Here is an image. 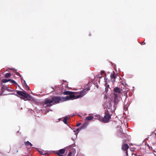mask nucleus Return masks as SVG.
I'll list each match as a JSON object with an SVG mask.
<instances>
[{"label": "nucleus", "instance_id": "4", "mask_svg": "<svg viewBox=\"0 0 156 156\" xmlns=\"http://www.w3.org/2000/svg\"><path fill=\"white\" fill-rule=\"evenodd\" d=\"M53 105L62 102L61 97L60 96H53L51 97Z\"/></svg>", "mask_w": 156, "mask_h": 156}, {"label": "nucleus", "instance_id": "26", "mask_svg": "<svg viewBox=\"0 0 156 156\" xmlns=\"http://www.w3.org/2000/svg\"><path fill=\"white\" fill-rule=\"evenodd\" d=\"M97 117L98 118V119L99 120H102V118L100 115H98V116H97Z\"/></svg>", "mask_w": 156, "mask_h": 156}, {"label": "nucleus", "instance_id": "36", "mask_svg": "<svg viewBox=\"0 0 156 156\" xmlns=\"http://www.w3.org/2000/svg\"><path fill=\"white\" fill-rule=\"evenodd\" d=\"M47 154V153H43V154L42 155H44L46 154Z\"/></svg>", "mask_w": 156, "mask_h": 156}, {"label": "nucleus", "instance_id": "20", "mask_svg": "<svg viewBox=\"0 0 156 156\" xmlns=\"http://www.w3.org/2000/svg\"><path fill=\"white\" fill-rule=\"evenodd\" d=\"M120 87L122 89H123V90L125 89H126L125 86L122 83H121L120 84Z\"/></svg>", "mask_w": 156, "mask_h": 156}, {"label": "nucleus", "instance_id": "9", "mask_svg": "<svg viewBox=\"0 0 156 156\" xmlns=\"http://www.w3.org/2000/svg\"><path fill=\"white\" fill-rule=\"evenodd\" d=\"M75 147L74 144H72L69 146V147L71 150V151L73 153V154H75L76 152V148H74Z\"/></svg>", "mask_w": 156, "mask_h": 156}, {"label": "nucleus", "instance_id": "29", "mask_svg": "<svg viewBox=\"0 0 156 156\" xmlns=\"http://www.w3.org/2000/svg\"><path fill=\"white\" fill-rule=\"evenodd\" d=\"M152 136H156V133H155L153 132L152 134Z\"/></svg>", "mask_w": 156, "mask_h": 156}, {"label": "nucleus", "instance_id": "28", "mask_svg": "<svg viewBox=\"0 0 156 156\" xmlns=\"http://www.w3.org/2000/svg\"><path fill=\"white\" fill-rule=\"evenodd\" d=\"M86 126V125L85 124H83L82 126L81 127V129H83Z\"/></svg>", "mask_w": 156, "mask_h": 156}, {"label": "nucleus", "instance_id": "30", "mask_svg": "<svg viewBox=\"0 0 156 156\" xmlns=\"http://www.w3.org/2000/svg\"><path fill=\"white\" fill-rule=\"evenodd\" d=\"M115 79H112V82L113 83L115 82Z\"/></svg>", "mask_w": 156, "mask_h": 156}, {"label": "nucleus", "instance_id": "41", "mask_svg": "<svg viewBox=\"0 0 156 156\" xmlns=\"http://www.w3.org/2000/svg\"><path fill=\"white\" fill-rule=\"evenodd\" d=\"M124 92H126V91H124Z\"/></svg>", "mask_w": 156, "mask_h": 156}, {"label": "nucleus", "instance_id": "3", "mask_svg": "<svg viewBox=\"0 0 156 156\" xmlns=\"http://www.w3.org/2000/svg\"><path fill=\"white\" fill-rule=\"evenodd\" d=\"M109 111L107 109L105 110V115L104 118L102 119V121L104 122H107L109 121L111 117V116L109 115Z\"/></svg>", "mask_w": 156, "mask_h": 156}, {"label": "nucleus", "instance_id": "21", "mask_svg": "<svg viewBox=\"0 0 156 156\" xmlns=\"http://www.w3.org/2000/svg\"><path fill=\"white\" fill-rule=\"evenodd\" d=\"M79 129L78 128H77V129H74L73 130L74 132L76 133L75 134L76 135V136H77V135H76V133H79Z\"/></svg>", "mask_w": 156, "mask_h": 156}, {"label": "nucleus", "instance_id": "7", "mask_svg": "<svg viewBox=\"0 0 156 156\" xmlns=\"http://www.w3.org/2000/svg\"><path fill=\"white\" fill-rule=\"evenodd\" d=\"M129 146L127 144H123L122 146V150L124 151H125L126 155H128L127 150L129 148Z\"/></svg>", "mask_w": 156, "mask_h": 156}, {"label": "nucleus", "instance_id": "31", "mask_svg": "<svg viewBox=\"0 0 156 156\" xmlns=\"http://www.w3.org/2000/svg\"><path fill=\"white\" fill-rule=\"evenodd\" d=\"M140 44L142 45H143L145 44V43L144 41H143L140 43Z\"/></svg>", "mask_w": 156, "mask_h": 156}, {"label": "nucleus", "instance_id": "22", "mask_svg": "<svg viewBox=\"0 0 156 156\" xmlns=\"http://www.w3.org/2000/svg\"><path fill=\"white\" fill-rule=\"evenodd\" d=\"M15 71L16 72V74L17 75H18L19 76H20L21 77V80H23V78L21 77V75H20V74L18 72H16V70H15Z\"/></svg>", "mask_w": 156, "mask_h": 156}, {"label": "nucleus", "instance_id": "16", "mask_svg": "<svg viewBox=\"0 0 156 156\" xmlns=\"http://www.w3.org/2000/svg\"><path fill=\"white\" fill-rule=\"evenodd\" d=\"M94 117L93 116H88L86 117V119L88 120H92L93 119Z\"/></svg>", "mask_w": 156, "mask_h": 156}, {"label": "nucleus", "instance_id": "1", "mask_svg": "<svg viewBox=\"0 0 156 156\" xmlns=\"http://www.w3.org/2000/svg\"><path fill=\"white\" fill-rule=\"evenodd\" d=\"M90 90L89 88H86L79 92H74L69 91H66L63 92L64 95H69L66 97H61L62 102L81 98L87 93V92Z\"/></svg>", "mask_w": 156, "mask_h": 156}, {"label": "nucleus", "instance_id": "10", "mask_svg": "<svg viewBox=\"0 0 156 156\" xmlns=\"http://www.w3.org/2000/svg\"><path fill=\"white\" fill-rule=\"evenodd\" d=\"M123 90V89L121 88L120 87H115L113 89V91L115 93H120L121 91Z\"/></svg>", "mask_w": 156, "mask_h": 156}, {"label": "nucleus", "instance_id": "2", "mask_svg": "<svg viewBox=\"0 0 156 156\" xmlns=\"http://www.w3.org/2000/svg\"><path fill=\"white\" fill-rule=\"evenodd\" d=\"M16 93L19 95L22 96L21 98L25 101L30 100L34 101V99L30 95L27 94V92L25 91L24 92L18 90Z\"/></svg>", "mask_w": 156, "mask_h": 156}, {"label": "nucleus", "instance_id": "34", "mask_svg": "<svg viewBox=\"0 0 156 156\" xmlns=\"http://www.w3.org/2000/svg\"><path fill=\"white\" fill-rule=\"evenodd\" d=\"M102 75H101L100 76V75H99V76L98 77L100 78H101L102 77Z\"/></svg>", "mask_w": 156, "mask_h": 156}, {"label": "nucleus", "instance_id": "27", "mask_svg": "<svg viewBox=\"0 0 156 156\" xmlns=\"http://www.w3.org/2000/svg\"><path fill=\"white\" fill-rule=\"evenodd\" d=\"M73 153L70 151L68 154V156H71Z\"/></svg>", "mask_w": 156, "mask_h": 156}, {"label": "nucleus", "instance_id": "17", "mask_svg": "<svg viewBox=\"0 0 156 156\" xmlns=\"http://www.w3.org/2000/svg\"><path fill=\"white\" fill-rule=\"evenodd\" d=\"M5 77L8 78L10 77L11 76V74L9 73H6L5 75Z\"/></svg>", "mask_w": 156, "mask_h": 156}, {"label": "nucleus", "instance_id": "40", "mask_svg": "<svg viewBox=\"0 0 156 156\" xmlns=\"http://www.w3.org/2000/svg\"><path fill=\"white\" fill-rule=\"evenodd\" d=\"M72 139L73 140H74V139H73V138H72Z\"/></svg>", "mask_w": 156, "mask_h": 156}, {"label": "nucleus", "instance_id": "24", "mask_svg": "<svg viewBox=\"0 0 156 156\" xmlns=\"http://www.w3.org/2000/svg\"><path fill=\"white\" fill-rule=\"evenodd\" d=\"M10 81L12 83H13L14 84H15L16 85L17 84V83H16V82L13 80L10 79Z\"/></svg>", "mask_w": 156, "mask_h": 156}, {"label": "nucleus", "instance_id": "6", "mask_svg": "<svg viewBox=\"0 0 156 156\" xmlns=\"http://www.w3.org/2000/svg\"><path fill=\"white\" fill-rule=\"evenodd\" d=\"M114 107L115 108V109L116 108V105H117L118 102L119 101V97L118 95L117 94L115 93L114 94Z\"/></svg>", "mask_w": 156, "mask_h": 156}, {"label": "nucleus", "instance_id": "37", "mask_svg": "<svg viewBox=\"0 0 156 156\" xmlns=\"http://www.w3.org/2000/svg\"><path fill=\"white\" fill-rule=\"evenodd\" d=\"M32 148L36 149H37V148L34 147H32Z\"/></svg>", "mask_w": 156, "mask_h": 156}, {"label": "nucleus", "instance_id": "11", "mask_svg": "<svg viewBox=\"0 0 156 156\" xmlns=\"http://www.w3.org/2000/svg\"><path fill=\"white\" fill-rule=\"evenodd\" d=\"M120 133H121L122 135V136H130V135H129V133L128 131H127V133H126H126H125L123 132L122 129H121L120 130Z\"/></svg>", "mask_w": 156, "mask_h": 156}, {"label": "nucleus", "instance_id": "39", "mask_svg": "<svg viewBox=\"0 0 156 156\" xmlns=\"http://www.w3.org/2000/svg\"><path fill=\"white\" fill-rule=\"evenodd\" d=\"M37 151H38L39 152V151H39V150H37Z\"/></svg>", "mask_w": 156, "mask_h": 156}, {"label": "nucleus", "instance_id": "19", "mask_svg": "<svg viewBox=\"0 0 156 156\" xmlns=\"http://www.w3.org/2000/svg\"><path fill=\"white\" fill-rule=\"evenodd\" d=\"M68 119L67 117H66L64 118L63 120V122L65 124H67V120Z\"/></svg>", "mask_w": 156, "mask_h": 156}, {"label": "nucleus", "instance_id": "35", "mask_svg": "<svg viewBox=\"0 0 156 156\" xmlns=\"http://www.w3.org/2000/svg\"><path fill=\"white\" fill-rule=\"evenodd\" d=\"M129 140H125V141H124V142H126V143H127L128 142Z\"/></svg>", "mask_w": 156, "mask_h": 156}, {"label": "nucleus", "instance_id": "38", "mask_svg": "<svg viewBox=\"0 0 156 156\" xmlns=\"http://www.w3.org/2000/svg\"><path fill=\"white\" fill-rule=\"evenodd\" d=\"M23 80V83H24V84L26 83V81L25 80Z\"/></svg>", "mask_w": 156, "mask_h": 156}, {"label": "nucleus", "instance_id": "13", "mask_svg": "<svg viewBox=\"0 0 156 156\" xmlns=\"http://www.w3.org/2000/svg\"><path fill=\"white\" fill-rule=\"evenodd\" d=\"M107 107L109 110V111H110L111 112H112V110L111 109L112 107V105L111 102H108L107 104Z\"/></svg>", "mask_w": 156, "mask_h": 156}, {"label": "nucleus", "instance_id": "8", "mask_svg": "<svg viewBox=\"0 0 156 156\" xmlns=\"http://www.w3.org/2000/svg\"><path fill=\"white\" fill-rule=\"evenodd\" d=\"M7 87L4 85H1L0 94L3 95H5L6 94L4 93L5 90H7Z\"/></svg>", "mask_w": 156, "mask_h": 156}, {"label": "nucleus", "instance_id": "25", "mask_svg": "<svg viewBox=\"0 0 156 156\" xmlns=\"http://www.w3.org/2000/svg\"><path fill=\"white\" fill-rule=\"evenodd\" d=\"M24 85L27 88V90H29V87L27 86V83H26L24 84Z\"/></svg>", "mask_w": 156, "mask_h": 156}, {"label": "nucleus", "instance_id": "33", "mask_svg": "<svg viewBox=\"0 0 156 156\" xmlns=\"http://www.w3.org/2000/svg\"><path fill=\"white\" fill-rule=\"evenodd\" d=\"M39 152L42 155L43 154V152L42 151H39Z\"/></svg>", "mask_w": 156, "mask_h": 156}, {"label": "nucleus", "instance_id": "15", "mask_svg": "<svg viewBox=\"0 0 156 156\" xmlns=\"http://www.w3.org/2000/svg\"><path fill=\"white\" fill-rule=\"evenodd\" d=\"M116 77V76L114 72L113 71V73H111L110 75V77L111 79H115Z\"/></svg>", "mask_w": 156, "mask_h": 156}, {"label": "nucleus", "instance_id": "23", "mask_svg": "<svg viewBox=\"0 0 156 156\" xmlns=\"http://www.w3.org/2000/svg\"><path fill=\"white\" fill-rule=\"evenodd\" d=\"M106 74L105 73V71H101V75H102L103 76H104V75H105Z\"/></svg>", "mask_w": 156, "mask_h": 156}, {"label": "nucleus", "instance_id": "14", "mask_svg": "<svg viewBox=\"0 0 156 156\" xmlns=\"http://www.w3.org/2000/svg\"><path fill=\"white\" fill-rule=\"evenodd\" d=\"M24 144L27 146H33V144L29 141H25L24 142Z\"/></svg>", "mask_w": 156, "mask_h": 156}, {"label": "nucleus", "instance_id": "32", "mask_svg": "<svg viewBox=\"0 0 156 156\" xmlns=\"http://www.w3.org/2000/svg\"><path fill=\"white\" fill-rule=\"evenodd\" d=\"M81 123H78L76 125V126H79L80 124H81Z\"/></svg>", "mask_w": 156, "mask_h": 156}, {"label": "nucleus", "instance_id": "18", "mask_svg": "<svg viewBox=\"0 0 156 156\" xmlns=\"http://www.w3.org/2000/svg\"><path fill=\"white\" fill-rule=\"evenodd\" d=\"M10 79H3L2 80V82L3 83H5L10 81Z\"/></svg>", "mask_w": 156, "mask_h": 156}, {"label": "nucleus", "instance_id": "12", "mask_svg": "<svg viewBox=\"0 0 156 156\" xmlns=\"http://www.w3.org/2000/svg\"><path fill=\"white\" fill-rule=\"evenodd\" d=\"M65 150L64 149H60L58 151V152H57L55 153L59 156H61L60 155V154H64L65 152Z\"/></svg>", "mask_w": 156, "mask_h": 156}, {"label": "nucleus", "instance_id": "5", "mask_svg": "<svg viewBox=\"0 0 156 156\" xmlns=\"http://www.w3.org/2000/svg\"><path fill=\"white\" fill-rule=\"evenodd\" d=\"M52 100L51 97L50 98H46L44 101V104L47 105L46 106L47 107H51L53 105Z\"/></svg>", "mask_w": 156, "mask_h": 156}]
</instances>
